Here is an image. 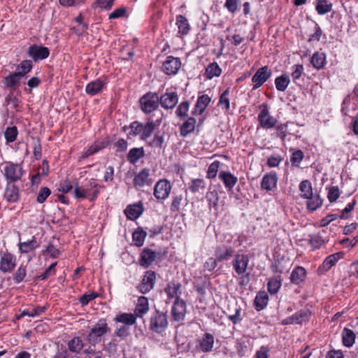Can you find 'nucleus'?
<instances>
[{
	"label": "nucleus",
	"mask_w": 358,
	"mask_h": 358,
	"mask_svg": "<svg viewBox=\"0 0 358 358\" xmlns=\"http://www.w3.org/2000/svg\"><path fill=\"white\" fill-rule=\"evenodd\" d=\"M234 249L229 245H222L217 247L215 251L216 259L222 262L228 260L233 255Z\"/></svg>",
	"instance_id": "18"
},
{
	"label": "nucleus",
	"mask_w": 358,
	"mask_h": 358,
	"mask_svg": "<svg viewBox=\"0 0 358 358\" xmlns=\"http://www.w3.org/2000/svg\"><path fill=\"white\" fill-rule=\"evenodd\" d=\"M136 316L131 313H122L116 317V321L127 325H132L136 322Z\"/></svg>",
	"instance_id": "45"
},
{
	"label": "nucleus",
	"mask_w": 358,
	"mask_h": 358,
	"mask_svg": "<svg viewBox=\"0 0 358 358\" xmlns=\"http://www.w3.org/2000/svg\"><path fill=\"white\" fill-rule=\"evenodd\" d=\"M144 155L142 148H132L127 155V159L132 164H135Z\"/></svg>",
	"instance_id": "44"
},
{
	"label": "nucleus",
	"mask_w": 358,
	"mask_h": 358,
	"mask_svg": "<svg viewBox=\"0 0 358 358\" xmlns=\"http://www.w3.org/2000/svg\"><path fill=\"white\" fill-rule=\"evenodd\" d=\"M271 76V71L267 66L259 68L252 78V83H255L253 89L260 87Z\"/></svg>",
	"instance_id": "7"
},
{
	"label": "nucleus",
	"mask_w": 358,
	"mask_h": 358,
	"mask_svg": "<svg viewBox=\"0 0 358 358\" xmlns=\"http://www.w3.org/2000/svg\"><path fill=\"white\" fill-rule=\"evenodd\" d=\"M222 73V69L217 62L210 63L206 69L204 76L208 80L213 77H218Z\"/></svg>",
	"instance_id": "32"
},
{
	"label": "nucleus",
	"mask_w": 358,
	"mask_h": 358,
	"mask_svg": "<svg viewBox=\"0 0 358 358\" xmlns=\"http://www.w3.org/2000/svg\"><path fill=\"white\" fill-rule=\"evenodd\" d=\"M249 261V257L245 254L238 253L235 255L231 264L238 275H243L246 272Z\"/></svg>",
	"instance_id": "3"
},
{
	"label": "nucleus",
	"mask_w": 358,
	"mask_h": 358,
	"mask_svg": "<svg viewBox=\"0 0 358 358\" xmlns=\"http://www.w3.org/2000/svg\"><path fill=\"white\" fill-rule=\"evenodd\" d=\"M17 130L15 127H8L5 131V138L8 142H13L17 137Z\"/></svg>",
	"instance_id": "58"
},
{
	"label": "nucleus",
	"mask_w": 358,
	"mask_h": 358,
	"mask_svg": "<svg viewBox=\"0 0 358 358\" xmlns=\"http://www.w3.org/2000/svg\"><path fill=\"white\" fill-rule=\"evenodd\" d=\"M168 325L167 315L158 313V333L164 331Z\"/></svg>",
	"instance_id": "62"
},
{
	"label": "nucleus",
	"mask_w": 358,
	"mask_h": 358,
	"mask_svg": "<svg viewBox=\"0 0 358 358\" xmlns=\"http://www.w3.org/2000/svg\"><path fill=\"white\" fill-rule=\"evenodd\" d=\"M189 108V103L188 101H183L179 104L176 110V114L180 117H184L187 115Z\"/></svg>",
	"instance_id": "56"
},
{
	"label": "nucleus",
	"mask_w": 358,
	"mask_h": 358,
	"mask_svg": "<svg viewBox=\"0 0 358 358\" xmlns=\"http://www.w3.org/2000/svg\"><path fill=\"white\" fill-rule=\"evenodd\" d=\"M210 208H217L219 201L218 193L215 190L209 191L206 195Z\"/></svg>",
	"instance_id": "47"
},
{
	"label": "nucleus",
	"mask_w": 358,
	"mask_h": 358,
	"mask_svg": "<svg viewBox=\"0 0 358 358\" xmlns=\"http://www.w3.org/2000/svg\"><path fill=\"white\" fill-rule=\"evenodd\" d=\"M178 102V96L176 92H166L161 96L160 104L165 109L173 108Z\"/></svg>",
	"instance_id": "14"
},
{
	"label": "nucleus",
	"mask_w": 358,
	"mask_h": 358,
	"mask_svg": "<svg viewBox=\"0 0 358 358\" xmlns=\"http://www.w3.org/2000/svg\"><path fill=\"white\" fill-rule=\"evenodd\" d=\"M182 199V194H176L175 193L173 194L170 206V210L171 212H177L180 210Z\"/></svg>",
	"instance_id": "52"
},
{
	"label": "nucleus",
	"mask_w": 358,
	"mask_h": 358,
	"mask_svg": "<svg viewBox=\"0 0 358 358\" xmlns=\"http://www.w3.org/2000/svg\"><path fill=\"white\" fill-rule=\"evenodd\" d=\"M5 198L9 202H15L19 199V189L15 185H8L5 194Z\"/></svg>",
	"instance_id": "31"
},
{
	"label": "nucleus",
	"mask_w": 358,
	"mask_h": 358,
	"mask_svg": "<svg viewBox=\"0 0 358 358\" xmlns=\"http://www.w3.org/2000/svg\"><path fill=\"white\" fill-rule=\"evenodd\" d=\"M148 310V299L144 296L138 298V303L135 308V313L136 316L141 317Z\"/></svg>",
	"instance_id": "37"
},
{
	"label": "nucleus",
	"mask_w": 358,
	"mask_h": 358,
	"mask_svg": "<svg viewBox=\"0 0 358 358\" xmlns=\"http://www.w3.org/2000/svg\"><path fill=\"white\" fill-rule=\"evenodd\" d=\"M38 246L39 245L35 237H33L31 241L19 243V249L22 253H28Z\"/></svg>",
	"instance_id": "36"
},
{
	"label": "nucleus",
	"mask_w": 358,
	"mask_h": 358,
	"mask_svg": "<svg viewBox=\"0 0 358 358\" xmlns=\"http://www.w3.org/2000/svg\"><path fill=\"white\" fill-rule=\"evenodd\" d=\"M282 277L278 275H274L271 277L267 283V289L270 294H276L282 287Z\"/></svg>",
	"instance_id": "21"
},
{
	"label": "nucleus",
	"mask_w": 358,
	"mask_h": 358,
	"mask_svg": "<svg viewBox=\"0 0 358 358\" xmlns=\"http://www.w3.org/2000/svg\"><path fill=\"white\" fill-rule=\"evenodd\" d=\"M259 113L257 116L259 122V127L265 129H270L273 128L278 120L277 119L270 114L269 108L267 103H263L259 107Z\"/></svg>",
	"instance_id": "2"
},
{
	"label": "nucleus",
	"mask_w": 358,
	"mask_h": 358,
	"mask_svg": "<svg viewBox=\"0 0 358 358\" xmlns=\"http://www.w3.org/2000/svg\"><path fill=\"white\" fill-rule=\"evenodd\" d=\"M221 163L219 161H214L211 163L207 171L208 178H215L217 174Z\"/></svg>",
	"instance_id": "53"
},
{
	"label": "nucleus",
	"mask_w": 358,
	"mask_h": 358,
	"mask_svg": "<svg viewBox=\"0 0 358 358\" xmlns=\"http://www.w3.org/2000/svg\"><path fill=\"white\" fill-rule=\"evenodd\" d=\"M155 127L156 124L153 120H149L145 125L143 124V129H142L141 138L145 139L150 137Z\"/></svg>",
	"instance_id": "49"
},
{
	"label": "nucleus",
	"mask_w": 358,
	"mask_h": 358,
	"mask_svg": "<svg viewBox=\"0 0 358 358\" xmlns=\"http://www.w3.org/2000/svg\"><path fill=\"white\" fill-rule=\"evenodd\" d=\"M134 182L136 187H143L145 185H148L150 182L148 170L145 169L142 170L134 178Z\"/></svg>",
	"instance_id": "35"
},
{
	"label": "nucleus",
	"mask_w": 358,
	"mask_h": 358,
	"mask_svg": "<svg viewBox=\"0 0 358 358\" xmlns=\"http://www.w3.org/2000/svg\"><path fill=\"white\" fill-rule=\"evenodd\" d=\"M88 194H90V189L88 188H83L78 185L75 187L74 189V196L77 199H83L85 198Z\"/></svg>",
	"instance_id": "63"
},
{
	"label": "nucleus",
	"mask_w": 358,
	"mask_h": 358,
	"mask_svg": "<svg viewBox=\"0 0 358 358\" xmlns=\"http://www.w3.org/2000/svg\"><path fill=\"white\" fill-rule=\"evenodd\" d=\"M278 176L275 172H270L263 176L261 187L267 192L273 191L277 187Z\"/></svg>",
	"instance_id": "13"
},
{
	"label": "nucleus",
	"mask_w": 358,
	"mask_h": 358,
	"mask_svg": "<svg viewBox=\"0 0 358 358\" xmlns=\"http://www.w3.org/2000/svg\"><path fill=\"white\" fill-rule=\"evenodd\" d=\"M130 131L129 132V135L136 136L137 134L142 133L143 124L139 123L138 122H132L129 127Z\"/></svg>",
	"instance_id": "64"
},
{
	"label": "nucleus",
	"mask_w": 358,
	"mask_h": 358,
	"mask_svg": "<svg viewBox=\"0 0 358 358\" xmlns=\"http://www.w3.org/2000/svg\"><path fill=\"white\" fill-rule=\"evenodd\" d=\"M228 319L234 324L240 322L242 320L241 307L236 304L235 313L233 315H229L228 316Z\"/></svg>",
	"instance_id": "61"
},
{
	"label": "nucleus",
	"mask_w": 358,
	"mask_h": 358,
	"mask_svg": "<svg viewBox=\"0 0 358 358\" xmlns=\"http://www.w3.org/2000/svg\"><path fill=\"white\" fill-rule=\"evenodd\" d=\"M315 8L319 15H324L331 10L332 3L327 0H317Z\"/></svg>",
	"instance_id": "42"
},
{
	"label": "nucleus",
	"mask_w": 358,
	"mask_h": 358,
	"mask_svg": "<svg viewBox=\"0 0 358 358\" xmlns=\"http://www.w3.org/2000/svg\"><path fill=\"white\" fill-rule=\"evenodd\" d=\"M340 190L339 188L337 186H333L331 187L329 192L327 198L329 201L332 203L337 200V199L340 196Z\"/></svg>",
	"instance_id": "60"
},
{
	"label": "nucleus",
	"mask_w": 358,
	"mask_h": 358,
	"mask_svg": "<svg viewBox=\"0 0 358 358\" xmlns=\"http://www.w3.org/2000/svg\"><path fill=\"white\" fill-rule=\"evenodd\" d=\"M186 314L185 302L177 297L171 309V315L175 321L179 322L184 320Z\"/></svg>",
	"instance_id": "9"
},
{
	"label": "nucleus",
	"mask_w": 358,
	"mask_h": 358,
	"mask_svg": "<svg viewBox=\"0 0 358 358\" xmlns=\"http://www.w3.org/2000/svg\"><path fill=\"white\" fill-rule=\"evenodd\" d=\"M205 187V181L203 179H194L189 185V189L192 193L198 192L200 189Z\"/></svg>",
	"instance_id": "54"
},
{
	"label": "nucleus",
	"mask_w": 358,
	"mask_h": 358,
	"mask_svg": "<svg viewBox=\"0 0 358 358\" xmlns=\"http://www.w3.org/2000/svg\"><path fill=\"white\" fill-rule=\"evenodd\" d=\"M155 278V271H148L145 273L142 283L140 285V290L142 293H146L153 288Z\"/></svg>",
	"instance_id": "15"
},
{
	"label": "nucleus",
	"mask_w": 358,
	"mask_h": 358,
	"mask_svg": "<svg viewBox=\"0 0 358 358\" xmlns=\"http://www.w3.org/2000/svg\"><path fill=\"white\" fill-rule=\"evenodd\" d=\"M307 208L311 211L317 210L322 206V200L320 199L318 194H312L310 198L308 199Z\"/></svg>",
	"instance_id": "41"
},
{
	"label": "nucleus",
	"mask_w": 358,
	"mask_h": 358,
	"mask_svg": "<svg viewBox=\"0 0 358 358\" xmlns=\"http://www.w3.org/2000/svg\"><path fill=\"white\" fill-rule=\"evenodd\" d=\"M180 287V284L176 283H170L168 285L167 287L165 289V292L170 298L178 297V292Z\"/></svg>",
	"instance_id": "55"
},
{
	"label": "nucleus",
	"mask_w": 358,
	"mask_h": 358,
	"mask_svg": "<svg viewBox=\"0 0 358 358\" xmlns=\"http://www.w3.org/2000/svg\"><path fill=\"white\" fill-rule=\"evenodd\" d=\"M69 348L71 352H78L83 347V341L79 337H75L69 343Z\"/></svg>",
	"instance_id": "50"
},
{
	"label": "nucleus",
	"mask_w": 358,
	"mask_h": 358,
	"mask_svg": "<svg viewBox=\"0 0 358 358\" xmlns=\"http://www.w3.org/2000/svg\"><path fill=\"white\" fill-rule=\"evenodd\" d=\"M142 213L143 207L141 204L129 205L124 210L125 215L131 220H135L138 218Z\"/></svg>",
	"instance_id": "27"
},
{
	"label": "nucleus",
	"mask_w": 358,
	"mask_h": 358,
	"mask_svg": "<svg viewBox=\"0 0 358 358\" xmlns=\"http://www.w3.org/2000/svg\"><path fill=\"white\" fill-rule=\"evenodd\" d=\"M176 25L178 29V34L181 35L187 34L190 29V25L187 19L182 15L176 17Z\"/></svg>",
	"instance_id": "30"
},
{
	"label": "nucleus",
	"mask_w": 358,
	"mask_h": 358,
	"mask_svg": "<svg viewBox=\"0 0 358 358\" xmlns=\"http://www.w3.org/2000/svg\"><path fill=\"white\" fill-rule=\"evenodd\" d=\"M300 191V196L303 199H308L312 196L313 187L312 184L308 180H303L299 187Z\"/></svg>",
	"instance_id": "34"
},
{
	"label": "nucleus",
	"mask_w": 358,
	"mask_h": 358,
	"mask_svg": "<svg viewBox=\"0 0 358 358\" xmlns=\"http://www.w3.org/2000/svg\"><path fill=\"white\" fill-rule=\"evenodd\" d=\"M342 257L341 252H336L329 255L323 261L322 264L317 268V272L319 275H324L329 271L332 266L336 265L337 262Z\"/></svg>",
	"instance_id": "8"
},
{
	"label": "nucleus",
	"mask_w": 358,
	"mask_h": 358,
	"mask_svg": "<svg viewBox=\"0 0 358 358\" xmlns=\"http://www.w3.org/2000/svg\"><path fill=\"white\" fill-rule=\"evenodd\" d=\"M21 77L16 73H12L6 76L3 79V83L7 87L10 88L13 91L16 90L18 87V84Z\"/></svg>",
	"instance_id": "28"
},
{
	"label": "nucleus",
	"mask_w": 358,
	"mask_h": 358,
	"mask_svg": "<svg viewBox=\"0 0 358 358\" xmlns=\"http://www.w3.org/2000/svg\"><path fill=\"white\" fill-rule=\"evenodd\" d=\"M50 194L51 191L48 187H44L41 188L37 195V201L40 203H43Z\"/></svg>",
	"instance_id": "59"
},
{
	"label": "nucleus",
	"mask_w": 358,
	"mask_h": 358,
	"mask_svg": "<svg viewBox=\"0 0 358 358\" xmlns=\"http://www.w3.org/2000/svg\"><path fill=\"white\" fill-rule=\"evenodd\" d=\"M292 71L291 76H292V80L295 84H298V81L299 80L301 76L303 73V71H304L303 66L302 64L294 65L292 67Z\"/></svg>",
	"instance_id": "48"
},
{
	"label": "nucleus",
	"mask_w": 358,
	"mask_h": 358,
	"mask_svg": "<svg viewBox=\"0 0 358 358\" xmlns=\"http://www.w3.org/2000/svg\"><path fill=\"white\" fill-rule=\"evenodd\" d=\"M196 346L202 352H210L214 346V336L210 333H205L197 340Z\"/></svg>",
	"instance_id": "12"
},
{
	"label": "nucleus",
	"mask_w": 358,
	"mask_h": 358,
	"mask_svg": "<svg viewBox=\"0 0 358 358\" xmlns=\"http://www.w3.org/2000/svg\"><path fill=\"white\" fill-rule=\"evenodd\" d=\"M268 296L266 292H259L255 299V307L258 311L263 310L268 304Z\"/></svg>",
	"instance_id": "29"
},
{
	"label": "nucleus",
	"mask_w": 358,
	"mask_h": 358,
	"mask_svg": "<svg viewBox=\"0 0 358 358\" xmlns=\"http://www.w3.org/2000/svg\"><path fill=\"white\" fill-rule=\"evenodd\" d=\"M210 98L207 94L199 96L192 113L194 115H201L210 103Z\"/></svg>",
	"instance_id": "19"
},
{
	"label": "nucleus",
	"mask_w": 358,
	"mask_h": 358,
	"mask_svg": "<svg viewBox=\"0 0 358 358\" xmlns=\"http://www.w3.org/2000/svg\"><path fill=\"white\" fill-rule=\"evenodd\" d=\"M155 258L156 253L155 251L148 248H145L141 254V258L139 260L140 264L142 266L147 268L155 260Z\"/></svg>",
	"instance_id": "20"
},
{
	"label": "nucleus",
	"mask_w": 358,
	"mask_h": 358,
	"mask_svg": "<svg viewBox=\"0 0 358 358\" xmlns=\"http://www.w3.org/2000/svg\"><path fill=\"white\" fill-rule=\"evenodd\" d=\"M115 0H96V1L93 3L94 8H101L105 10H110Z\"/></svg>",
	"instance_id": "57"
},
{
	"label": "nucleus",
	"mask_w": 358,
	"mask_h": 358,
	"mask_svg": "<svg viewBox=\"0 0 358 358\" xmlns=\"http://www.w3.org/2000/svg\"><path fill=\"white\" fill-rule=\"evenodd\" d=\"M27 53L35 62H38L47 58L50 55V51L46 47L33 45L29 48Z\"/></svg>",
	"instance_id": "10"
},
{
	"label": "nucleus",
	"mask_w": 358,
	"mask_h": 358,
	"mask_svg": "<svg viewBox=\"0 0 358 358\" xmlns=\"http://www.w3.org/2000/svg\"><path fill=\"white\" fill-rule=\"evenodd\" d=\"M311 312L308 309L300 310L293 315L284 319L281 324L282 325L302 324L309 320Z\"/></svg>",
	"instance_id": "4"
},
{
	"label": "nucleus",
	"mask_w": 358,
	"mask_h": 358,
	"mask_svg": "<svg viewBox=\"0 0 358 358\" xmlns=\"http://www.w3.org/2000/svg\"><path fill=\"white\" fill-rule=\"evenodd\" d=\"M142 110L145 113L154 111L157 108V94L148 92L140 99Z\"/></svg>",
	"instance_id": "6"
},
{
	"label": "nucleus",
	"mask_w": 358,
	"mask_h": 358,
	"mask_svg": "<svg viewBox=\"0 0 358 358\" xmlns=\"http://www.w3.org/2000/svg\"><path fill=\"white\" fill-rule=\"evenodd\" d=\"M106 83L101 78H98L89 83L85 87V92L90 96L99 94L103 90Z\"/></svg>",
	"instance_id": "17"
},
{
	"label": "nucleus",
	"mask_w": 358,
	"mask_h": 358,
	"mask_svg": "<svg viewBox=\"0 0 358 358\" xmlns=\"http://www.w3.org/2000/svg\"><path fill=\"white\" fill-rule=\"evenodd\" d=\"M171 185L167 180H158V199H166L169 196Z\"/></svg>",
	"instance_id": "25"
},
{
	"label": "nucleus",
	"mask_w": 358,
	"mask_h": 358,
	"mask_svg": "<svg viewBox=\"0 0 358 358\" xmlns=\"http://www.w3.org/2000/svg\"><path fill=\"white\" fill-rule=\"evenodd\" d=\"M230 90L229 88L225 90L224 92L220 95L218 105L221 106L222 110L228 111L230 108V100H229Z\"/></svg>",
	"instance_id": "43"
},
{
	"label": "nucleus",
	"mask_w": 358,
	"mask_h": 358,
	"mask_svg": "<svg viewBox=\"0 0 358 358\" xmlns=\"http://www.w3.org/2000/svg\"><path fill=\"white\" fill-rule=\"evenodd\" d=\"M290 83V78L289 76L286 74L283 73L280 76H278L275 79V85L277 90L280 92H284L287 88L289 84Z\"/></svg>",
	"instance_id": "33"
},
{
	"label": "nucleus",
	"mask_w": 358,
	"mask_h": 358,
	"mask_svg": "<svg viewBox=\"0 0 358 358\" xmlns=\"http://www.w3.org/2000/svg\"><path fill=\"white\" fill-rule=\"evenodd\" d=\"M33 64L31 60H24L17 66L16 73L21 77H24L32 69Z\"/></svg>",
	"instance_id": "38"
},
{
	"label": "nucleus",
	"mask_w": 358,
	"mask_h": 358,
	"mask_svg": "<svg viewBox=\"0 0 358 358\" xmlns=\"http://www.w3.org/2000/svg\"><path fill=\"white\" fill-rule=\"evenodd\" d=\"M325 233V231L323 230L321 232L308 235V242L313 250L319 249L322 245H323L326 243V240L322 236V234Z\"/></svg>",
	"instance_id": "26"
},
{
	"label": "nucleus",
	"mask_w": 358,
	"mask_h": 358,
	"mask_svg": "<svg viewBox=\"0 0 358 358\" xmlns=\"http://www.w3.org/2000/svg\"><path fill=\"white\" fill-rule=\"evenodd\" d=\"M145 236V231H143L142 229L136 230L132 235L133 241L136 246H141L143 244Z\"/></svg>",
	"instance_id": "51"
},
{
	"label": "nucleus",
	"mask_w": 358,
	"mask_h": 358,
	"mask_svg": "<svg viewBox=\"0 0 358 358\" xmlns=\"http://www.w3.org/2000/svg\"><path fill=\"white\" fill-rule=\"evenodd\" d=\"M306 277V271L302 266L294 268L290 275V281L295 285H299L303 282Z\"/></svg>",
	"instance_id": "23"
},
{
	"label": "nucleus",
	"mask_w": 358,
	"mask_h": 358,
	"mask_svg": "<svg viewBox=\"0 0 358 358\" xmlns=\"http://www.w3.org/2000/svg\"><path fill=\"white\" fill-rule=\"evenodd\" d=\"M4 175L10 182H15L21 178L22 168L18 164H9L4 168Z\"/></svg>",
	"instance_id": "11"
},
{
	"label": "nucleus",
	"mask_w": 358,
	"mask_h": 358,
	"mask_svg": "<svg viewBox=\"0 0 358 358\" xmlns=\"http://www.w3.org/2000/svg\"><path fill=\"white\" fill-rule=\"evenodd\" d=\"M326 59L327 56L324 52L317 51L313 55L310 62L315 69L320 70L324 69L327 63Z\"/></svg>",
	"instance_id": "24"
},
{
	"label": "nucleus",
	"mask_w": 358,
	"mask_h": 358,
	"mask_svg": "<svg viewBox=\"0 0 358 358\" xmlns=\"http://www.w3.org/2000/svg\"><path fill=\"white\" fill-rule=\"evenodd\" d=\"M219 178L223 182L224 187L229 189H231L238 182L237 177L229 171H221Z\"/></svg>",
	"instance_id": "22"
},
{
	"label": "nucleus",
	"mask_w": 358,
	"mask_h": 358,
	"mask_svg": "<svg viewBox=\"0 0 358 358\" xmlns=\"http://www.w3.org/2000/svg\"><path fill=\"white\" fill-rule=\"evenodd\" d=\"M15 266V259L13 256L8 252L1 255L0 269L3 273L10 272Z\"/></svg>",
	"instance_id": "16"
},
{
	"label": "nucleus",
	"mask_w": 358,
	"mask_h": 358,
	"mask_svg": "<svg viewBox=\"0 0 358 358\" xmlns=\"http://www.w3.org/2000/svg\"><path fill=\"white\" fill-rule=\"evenodd\" d=\"M108 143L106 141H98L92 145L88 150L83 154V157H88L94 153L99 151L100 150L106 148Z\"/></svg>",
	"instance_id": "46"
},
{
	"label": "nucleus",
	"mask_w": 358,
	"mask_h": 358,
	"mask_svg": "<svg viewBox=\"0 0 358 358\" xmlns=\"http://www.w3.org/2000/svg\"><path fill=\"white\" fill-rule=\"evenodd\" d=\"M110 330L105 320H100L91 329L87 336V341L92 345L101 341L102 337Z\"/></svg>",
	"instance_id": "1"
},
{
	"label": "nucleus",
	"mask_w": 358,
	"mask_h": 358,
	"mask_svg": "<svg viewBox=\"0 0 358 358\" xmlns=\"http://www.w3.org/2000/svg\"><path fill=\"white\" fill-rule=\"evenodd\" d=\"M196 120L194 117H189L181 126L180 132L184 136L194 131L195 128Z\"/></svg>",
	"instance_id": "39"
},
{
	"label": "nucleus",
	"mask_w": 358,
	"mask_h": 358,
	"mask_svg": "<svg viewBox=\"0 0 358 358\" xmlns=\"http://www.w3.org/2000/svg\"><path fill=\"white\" fill-rule=\"evenodd\" d=\"M355 340V334L351 329L345 328L343 331V343L346 347H351Z\"/></svg>",
	"instance_id": "40"
},
{
	"label": "nucleus",
	"mask_w": 358,
	"mask_h": 358,
	"mask_svg": "<svg viewBox=\"0 0 358 358\" xmlns=\"http://www.w3.org/2000/svg\"><path fill=\"white\" fill-rule=\"evenodd\" d=\"M181 66L180 58L173 56H168L164 62L162 70L169 76L176 75Z\"/></svg>",
	"instance_id": "5"
}]
</instances>
